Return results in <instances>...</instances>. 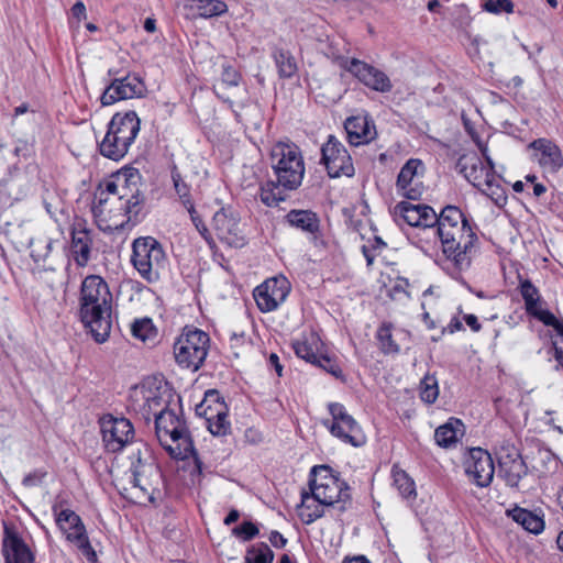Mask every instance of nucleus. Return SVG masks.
I'll list each match as a JSON object with an SVG mask.
<instances>
[{
	"label": "nucleus",
	"mask_w": 563,
	"mask_h": 563,
	"mask_svg": "<svg viewBox=\"0 0 563 563\" xmlns=\"http://www.w3.org/2000/svg\"><path fill=\"white\" fill-rule=\"evenodd\" d=\"M141 129L135 111L115 113L108 123V131L99 144L100 154L112 161L122 159L129 152Z\"/></svg>",
	"instance_id": "423d86ee"
},
{
	"label": "nucleus",
	"mask_w": 563,
	"mask_h": 563,
	"mask_svg": "<svg viewBox=\"0 0 563 563\" xmlns=\"http://www.w3.org/2000/svg\"><path fill=\"white\" fill-rule=\"evenodd\" d=\"M459 172L476 188H482L484 180L490 176L492 170L487 169L479 157L473 155L470 158L460 157L456 164Z\"/></svg>",
	"instance_id": "bb28decb"
},
{
	"label": "nucleus",
	"mask_w": 563,
	"mask_h": 563,
	"mask_svg": "<svg viewBox=\"0 0 563 563\" xmlns=\"http://www.w3.org/2000/svg\"><path fill=\"white\" fill-rule=\"evenodd\" d=\"M391 475L394 479V486L397 488L401 497L411 498L416 496L415 482L405 471L393 467Z\"/></svg>",
	"instance_id": "4c0bfd02"
},
{
	"label": "nucleus",
	"mask_w": 563,
	"mask_h": 563,
	"mask_svg": "<svg viewBox=\"0 0 563 563\" xmlns=\"http://www.w3.org/2000/svg\"><path fill=\"white\" fill-rule=\"evenodd\" d=\"M332 417L331 423L324 422L330 433L342 442L351 444L354 448L363 446L366 437L357 421L346 411L345 407L339 402H331L328 406Z\"/></svg>",
	"instance_id": "9b49d317"
},
{
	"label": "nucleus",
	"mask_w": 563,
	"mask_h": 563,
	"mask_svg": "<svg viewBox=\"0 0 563 563\" xmlns=\"http://www.w3.org/2000/svg\"><path fill=\"white\" fill-rule=\"evenodd\" d=\"M467 477L479 487L488 486L494 477L495 466L490 454L482 448H473L464 462Z\"/></svg>",
	"instance_id": "f3484780"
},
{
	"label": "nucleus",
	"mask_w": 563,
	"mask_h": 563,
	"mask_svg": "<svg viewBox=\"0 0 563 563\" xmlns=\"http://www.w3.org/2000/svg\"><path fill=\"white\" fill-rule=\"evenodd\" d=\"M209 335L199 329L183 333L174 344L177 364L184 368L198 371L203 364L209 350Z\"/></svg>",
	"instance_id": "1a4fd4ad"
},
{
	"label": "nucleus",
	"mask_w": 563,
	"mask_h": 563,
	"mask_svg": "<svg viewBox=\"0 0 563 563\" xmlns=\"http://www.w3.org/2000/svg\"><path fill=\"white\" fill-rule=\"evenodd\" d=\"M321 163L324 164L330 178L353 177L355 174L351 155L334 135H329L321 147Z\"/></svg>",
	"instance_id": "f8f14e48"
},
{
	"label": "nucleus",
	"mask_w": 563,
	"mask_h": 563,
	"mask_svg": "<svg viewBox=\"0 0 563 563\" xmlns=\"http://www.w3.org/2000/svg\"><path fill=\"white\" fill-rule=\"evenodd\" d=\"M289 291L290 284L286 277H273L255 288L254 299L262 312H271L286 300Z\"/></svg>",
	"instance_id": "dca6fc26"
},
{
	"label": "nucleus",
	"mask_w": 563,
	"mask_h": 563,
	"mask_svg": "<svg viewBox=\"0 0 563 563\" xmlns=\"http://www.w3.org/2000/svg\"><path fill=\"white\" fill-rule=\"evenodd\" d=\"M280 78H291L296 75L298 66L289 51L275 48L272 54Z\"/></svg>",
	"instance_id": "473e14b6"
},
{
	"label": "nucleus",
	"mask_w": 563,
	"mask_h": 563,
	"mask_svg": "<svg viewBox=\"0 0 563 563\" xmlns=\"http://www.w3.org/2000/svg\"><path fill=\"white\" fill-rule=\"evenodd\" d=\"M145 91L142 79L126 71L120 78L111 79L106 86L100 102L103 107L111 106L120 100L140 98Z\"/></svg>",
	"instance_id": "2eb2a0df"
},
{
	"label": "nucleus",
	"mask_w": 563,
	"mask_h": 563,
	"mask_svg": "<svg viewBox=\"0 0 563 563\" xmlns=\"http://www.w3.org/2000/svg\"><path fill=\"white\" fill-rule=\"evenodd\" d=\"M143 196L140 190L136 188L132 191L130 197H126L124 202L122 203V209L124 210L125 216L128 217V221L139 222V216L142 209Z\"/></svg>",
	"instance_id": "79ce46f5"
},
{
	"label": "nucleus",
	"mask_w": 563,
	"mask_h": 563,
	"mask_svg": "<svg viewBox=\"0 0 563 563\" xmlns=\"http://www.w3.org/2000/svg\"><path fill=\"white\" fill-rule=\"evenodd\" d=\"M130 466V489L129 498L136 504L154 503L152 477L158 475V467L154 464L148 450L143 446L131 452ZM124 497L128 495L123 494Z\"/></svg>",
	"instance_id": "0eeeda50"
},
{
	"label": "nucleus",
	"mask_w": 563,
	"mask_h": 563,
	"mask_svg": "<svg viewBox=\"0 0 563 563\" xmlns=\"http://www.w3.org/2000/svg\"><path fill=\"white\" fill-rule=\"evenodd\" d=\"M268 539L273 547L277 549H282L287 544V539L276 530L271 532Z\"/></svg>",
	"instance_id": "4d7b16f0"
},
{
	"label": "nucleus",
	"mask_w": 563,
	"mask_h": 563,
	"mask_svg": "<svg viewBox=\"0 0 563 563\" xmlns=\"http://www.w3.org/2000/svg\"><path fill=\"white\" fill-rule=\"evenodd\" d=\"M437 219L435 233L446 256L444 269L452 278L472 290L461 273L471 265V252L475 241H477L476 233L467 218L456 206L449 205L444 207L440 214L437 213Z\"/></svg>",
	"instance_id": "f257e3e1"
},
{
	"label": "nucleus",
	"mask_w": 563,
	"mask_h": 563,
	"mask_svg": "<svg viewBox=\"0 0 563 563\" xmlns=\"http://www.w3.org/2000/svg\"><path fill=\"white\" fill-rule=\"evenodd\" d=\"M461 330H463V324H462L461 320L456 317H453L451 319L450 323L448 324V327L442 330V333H444L445 331H449L450 333H454V332L461 331Z\"/></svg>",
	"instance_id": "680f3d73"
},
{
	"label": "nucleus",
	"mask_w": 563,
	"mask_h": 563,
	"mask_svg": "<svg viewBox=\"0 0 563 563\" xmlns=\"http://www.w3.org/2000/svg\"><path fill=\"white\" fill-rule=\"evenodd\" d=\"M274 552L265 542H258L246 549L244 563H272Z\"/></svg>",
	"instance_id": "c9c22d12"
},
{
	"label": "nucleus",
	"mask_w": 563,
	"mask_h": 563,
	"mask_svg": "<svg viewBox=\"0 0 563 563\" xmlns=\"http://www.w3.org/2000/svg\"><path fill=\"white\" fill-rule=\"evenodd\" d=\"M220 405L227 406L220 393L216 389H209L206 391L202 401L196 406L195 410L197 416H203L210 413L211 410H213V412L220 411Z\"/></svg>",
	"instance_id": "ea45409f"
},
{
	"label": "nucleus",
	"mask_w": 563,
	"mask_h": 563,
	"mask_svg": "<svg viewBox=\"0 0 563 563\" xmlns=\"http://www.w3.org/2000/svg\"><path fill=\"white\" fill-rule=\"evenodd\" d=\"M221 79L227 86L235 87L240 82L241 75L233 66L228 64L222 66Z\"/></svg>",
	"instance_id": "5fc2aeb1"
},
{
	"label": "nucleus",
	"mask_w": 563,
	"mask_h": 563,
	"mask_svg": "<svg viewBox=\"0 0 563 563\" xmlns=\"http://www.w3.org/2000/svg\"><path fill=\"white\" fill-rule=\"evenodd\" d=\"M155 432L162 446L174 459L186 460L197 455L194 441L181 415L180 398L174 407L155 412Z\"/></svg>",
	"instance_id": "20e7f679"
},
{
	"label": "nucleus",
	"mask_w": 563,
	"mask_h": 563,
	"mask_svg": "<svg viewBox=\"0 0 563 563\" xmlns=\"http://www.w3.org/2000/svg\"><path fill=\"white\" fill-rule=\"evenodd\" d=\"M495 454L498 461L499 476L505 479L508 486L517 487L521 478L528 473V467L519 450L509 441H503Z\"/></svg>",
	"instance_id": "ddd939ff"
},
{
	"label": "nucleus",
	"mask_w": 563,
	"mask_h": 563,
	"mask_svg": "<svg viewBox=\"0 0 563 563\" xmlns=\"http://www.w3.org/2000/svg\"><path fill=\"white\" fill-rule=\"evenodd\" d=\"M208 430L217 437L227 435L231 431V423L228 420L227 406L220 405V411L203 415Z\"/></svg>",
	"instance_id": "7c9ffc66"
},
{
	"label": "nucleus",
	"mask_w": 563,
	"mask_h": 563,
	"mask_svg": "<svg viewBox=\"0 0 563 563\" xmlns=\"http://www.w3.org/2000/svg\"><path fill=\"white\" fill-rule=\"evenodd\" d=\"M478 189L499 207L507 201L506 191L494 173L484 180L483 187Z\"/></svg>",
	"instance_id": "f704fd0d"
},
{
	"label": "nucleus",
	"mask_w": 563,
	"mask_h": 563,
	"mask_svg": "<svg viewBox=\"0 0 563 563\" xmlns=\"http://www.w3.org/2000/svg\"><path fill=\"white\" fill-rule=\"evenodd\" d=\"M176 399H174L173 395L169 393H163L159 395H153L146 398L145 407H147L148 412H159L162 408H172L174 407Z\"/></svg>",
	"instance_id": "a18cd8bd"
},
{
	"label": "nucleus",
	"mask_w": 563,
	"mask_h": 563,
	"mask_svg": "<svg viewBox=\"0 0 563 563\" xmlns=\"http://www.w3.org/2000/svg\"><path fill=\"white\" fill-rule=\"evenodd\" d=\"M286 221L289 225L310 233L313 236V243L316 246L324 245L323 240L319 239L317 235L320 231V220L317 213L310 210L294 209L286 214Z\"/></svg>",
	"instance_id": "393cba45"
},
{
	"label": "nucleus",
	"mask_w": 563,
	"mask_h": 563,
	"mask_svg": "<svg viewBox=\"0 0 563 563\" xmlns=\"http://www.w3.org/2000/svg\"><path fill=\"white\" fill-rule=\"evenodd\" d=\"M240 518V512L236 509L230 510V512L224 518V525L230 526L234 522H236Z\"/></svg>",
	"instance_id": "69168bd1"
},
{
	"label": "nucleus",
	"mask_w": 563,
	"mask_h": 563,
	"mask_svg": "<svg viewBox=\"0 0 563 563\" xmlns=\"http://www.w3.org/2000/svg\"><path fill=\"white\" fill-rule=\"evenodd\" d=\"M519 292L525 301V308L528 314L541 306L542 298L539 289L529 280L519 277Z\"/></svg>",
	"instance_id": "72a5a7b5"
},
{
	"label": "nucleus",
	"mask_w": 563,
	"mask_h": 563,
	"mask_svg": "<svg viewBox=\"0 0 563 563\" xmlns=\"http://www.w3.org/2000/svg\"><path fill=\"white\" fill-rule=\"evenodd\" d=\"M268 365L275 369L278 376L283 375V365L280 364L279 357L276 353H272L269 355Z\"/></svg>",
	"instance_id": "bf43d9fd"
},
{
	"label": "nucleus",
	"mask_w": 563,
	"mask_h": 563,
	"mask_svg": "<svg viewBox=\"0 0 563 563\" xmlns=\"http://www.w3.org/2000/svg\"><path fill=\"white\" fill-rule=\"evenodd\" d=\"M123 176H124L125 185H128V183H130V181L135 185L140 178V174H139L137 169H135V168L125 169L123 173Z\"/></svg>",
	"instance_id": "052dcab7"
},
{
	"label": "nucleus",
	"mask_w": 563,
	"mask_h": 563,
	"mask_svg": "<svg viewBox=\"0 0 563 563\" xmlns=\"http://www.w3.org/2000/svg\"><path fill=\"white\" fill-rule=\"evenodd\" d=\"M419 168H422V162L410 158L401 167L397 177V192L409 200H419L423 194V186L419 179Z\"/></svg>",
	"instance_id": "6ab92c4d"
},
{
	"label": "nucleus",
	"mask_w": 563,
	"mask_h": 563,
	"mask_svg": "<svg viewBox=\"0 0 563 563\" xmlns=\"http://www.w3.org/2000/svg\"><path fill=\"white\" fill-rule=\"evenodd\" d=\"M131 262L144 280L155 283L166 267L167 256L156 239L142 236L133 241Z\"/></svg>",
	"instance_id": "6e6552de"
},
{
	"label": "nucleus",
	"mask_w": 563,
	"mask_h": 563,
	"mask_svg": "<svg viewBox=\"0 0 563 563\" xmlns=\"http://www.w3.org/2000/svg\"><path fill=\"white\" fill-rule=\"evenodd\" d=\"M29 246L31 249V257L35 263L45 262L52 252L53 240L51 238L40 235L31 239Z\"/></svg>",
	"instance_id": "e433bc0d"
},
{
	"label": "nucleus",
	"mask_w": 563,
	"mask_h": 563,
	"mask_svg": "<svg viewBox=\"0 0 563 563\" xmlns=\"http://www.w3.org/2000/svg\"><path fill=\"white\" fill-rule=\"evenodd\" d=\"M190 2L189 8L203 19L219 16L228 11V5L222 0H190Z\"/></svg>",
	"instance_id": "2f4dec72"
},
{
	"label": "nucleus",
	"mask_w": 563,
	"mask_h": 563,
	"mask_svg": "<svg viewBox=\"0 0 563 563\" xmlns=\"http://www.w3.org/2000/svg\"><path fill=\"white\" fill-rule=\"evenodd\" d=\"M312 498L342 514L351 506L350 486L328 465H316L309 475Z\"/></svg>",
	"instance_id": "39448f33"
},
{
	"label": "nucleus",
	"mask_w": 563,
	"mask_h": 563,
	"mask_svg": "<svg viewBox=\"0 0 563 563\" xmlns=\"http://www.w3.org/2000/svg\"><path fill=\"white\" fill-rule=\"evenodd\" d=\"M295 354L310 364L317 363L319 354L306 341H296L292 344Z\"/></svg>",
	"instance_id": "09e8293b"
},
{
	"label": "nucleus",
	"mask_w": 563,
	"mask_h": 563,
	"mask_svg": "<svg viewBox=\"0 0 563 563\" xmlns=\"http://www.w3.org/2000/svg\"><path fill=\"white\" fill-rule=\"evenodd\" d=\"M144 30L148 33H154L156 31V20L153 18H146L144 21Z\"/></svg>",
	"instance_id": "338daca9"
},
{
	"label": "nucleus",
	"mask_w": 563,
	"mask_h": 563,
	"mask_svg": "<svg viewBox=\"0 0 563 563\" xmlns=\"http://www.w3.org/2000/svg\"><path fill=\"white\" fill-rule=\"evenodd\" d=\"M394 212L396 217L415 228L431 229L438 221L437 212L428 205L400 201L396 205Z\"/></svg>",
	"instance_id": "aec40b11"
},
{
	"label": "nucleus",
	"mask_w": 563,
	"mask_h": 563,
	"mask_svg": "<svg viewBox=\"0 0 563 563\" xmlns=\"http://www.w3.org/2000/svg\"><path fill=\"white\" fill-rule=\"evenodd\" d=\"M391 328L393 325L390 323H383L376 333L379 349L386 355L398 354L400 352L399 345L393 339Z\"/></svg>",
	"instance_id": "a19ab883"
},
{
	"label": "nucleus",
	"mask_w": 563,
	"mask_h": 563,
	"mask_svg": "<svg viewBox=\"0 0 563 563\" xmlns=\"http://www.w3.org/2000/svg\"><path fill=\"white\" fill-rule=\"evenodd\" d=\"M324 505H321L312 498V494L303 490L301 493V505L298 516L305 525H311L317 519L324 516Z\"/></svg>",
	"instance_id": "c85d7f7f"
},
{
	"label": "nucleus",
	"mask_w": 563,
	"mask_h": 563,
	"mask_svg": "<svg viewBox=\"0 0 563 563\" xmlns=\"http://www.w3.org/2000/svg\"><path fill=\"white\" fill-rule=\"evenodd\" d=\"M438 396V379L434 375L427 374L420 383V398L427 404H433Z\"/></svg>",
	"instance_id": "37998d69"
},
{
	"label": "nucleus",
	"mask_w": 563,
	"mask_h": 563,
	"mask_svg": "<svg viewBox=\"0 0 563 563\" xmlns=\"http://www.w3.org/2000/svg\"><path fill=\"white\" fill-rule=\"evenodd\" d=\"M104 192L111 194V195H118L119 200H123L126 197L125 194H121L119 191V186L117 183L108 181L106 184V189L103 191H101L100 197L98 198V205L93 207L95 213H97V211L102 212V210L100 208L102 207L103 203H106L108 201V198H103Z\"/></svg>",
	"instance_id": "603ef678"
},
{
	"label": "nucleus",
	"mask_w": 563,
	"mask_h": 563,
	"mask_svg": "<svg viewBox=\"0 0 563 563\" xmlns=\"http://www.w3.org/2000/svg\"><path fill=\"white\" fill-rule=\"evenodd\" d=\"M213 227L220 240L230 244H243L240 230V217L230 208H222L213 216Z\"/></svg>",
	"instance_id": "5701e85b"
},
{
	"label": "nucleus",
	"mask_w": 563,
	"mask_h": 563,
	"mask_svg": "<svg viewBox=\"0 0 563 563\" xmlns=\"http://www.w3.org/2000/svg\"><path fill=\"white\" fill-rule=\"evenodd\" d=\"M349 74L373 91L387 93L393 90V84L387 74L364 60L353 57Z\"/></svg>",
	"instance_id": "a211bd4d"
},
{
	"label": "nucleus",
	"mask_w": 563,
	"mask_h": 563,
	"mask_svg": "<svg viewBox=\"0 0 563 563\" xmlns=\"http://www.w3.org/2000/svg\"><path fill=\"white\" fill-rule=\"evenodd\" d=\"M55 521L60 531L65 534L66 540L74 543L89 563H97V553L90 544L86 527L81 518L70 509L57 511V507H53Z\"/></svg>",
	"instance_id": "9d476101"
},
{
	"label": "nucleus",
	"mask_w": 563,
	"mask_h": 563,
	"mask_svg": "<svg viewBox=\"0 0 563 563\" xmlns=\"http://www.w3.org/2000/svg\"><path fill=\"white\" fill-rule=\"evenodd\" d=\"M313 365L321 367L335 378H343V373L339 364L327 355H320L317 363Z\"/></svg>",
	"instance_id": "3c124183"
},
{
	"label": "nucleus",
	"mask_w": 563,
	"mask_h": 563,
	"mask_svg": "<svg viewBox=\"0 0 563 563\" xmlns=\"http://www.w3.org/2000/svg\"><path fill=\"white\" fill-rule=\"evenodd\" d=\"M91 244L92 239L89 230L77 227L73 229L70 253L78 266L85 267L88 264L91 254Z\"/></svg>",
	"instance_id": "a878e982"
},
{
	"label": "nucleus",
	"mask_w": 563,
	"mask_h": 563,
	"mask_svg": "<svg viewBox=\"0 0 563 563\" xmlns=\"http://www.w3.org/2000/svg\"><path fill=\"white\" fill-rule=\"evenodd\" d=\"M464 320L466 324L472 329L474 332H478L482 329V324L479 323L477 317L475 314H465Z\"/></svg>",
	"instance_id": "13d9d810"
},
{
	"label": "nucleus",
	"mask_w": 563,
	"mask_h": 563,
	"mask_svg": "<svg viewBox=\"0 0 563 563\" xmlns=\"http://www.w3.org/2000/svg\"><path fill=\"white\" fill-rule=\"evenodd\" d=\"M271 167L275 179L261 185L258 197L266 207L275 208L302 184L306 167L300 148L294 143H276L271 151Z\"/></svg>",
	"instance_id": "f03ea898"
},
{
	"label": "nucleus",
	"mask_w": 563,
	"mask_h": 563,
	"mask_svg": "<svg viewBox=\"0 0 563 563\" xmlns=\"http://www.w3.org/2000/svg\"><path fill=\"white\" fill-rule=\"evenodd\" d=\"M112 294L99 275H88L81 283L79 316L97 343L108 340L111 328Z\"/></svg>",
	"instance_id": "7ed1b4c3"
},
{
	"label": "nucleus",
	"mask_w": 563,
	"mask_h": 563,
	"mask_svg": "<svg viewBox=\"0 0 563 563\" xmlns=\"http://www.w3.org/2000/svg\"><path fill=\"white\" fill-rule=\"evenodd\" d=\"M132 335L142 341H146L155 335V330L152 320L144 318L135 320L131 325Z\"/></svg>",
	"instance_id": "49530a36"
},
{
	"label": "nucleus",
	"mask_w": 563,
	"mask_h": 563,
	"mask_svg": "<svg viewBox=\"0 0 563 563\" xmlns=\"http://www.w3.org/2000/svg\"><path fill=\"white\" fill-rule=\"evenodd\" d=\"M338 43L330 42L324 49V55L341 69L349 73L350 62H352L353 58H349L347 56H345L338 47Z\"/></svg>",
	"instance_id": "c03bdc74"
},
{
	"label": "nucleus",
	"mask_w": 563,
	"mask_h": 563,
	"mask_svg": "<svg viewBox=\"0 0 563 563\" xmlns=\"http://www.w3.org/2000/svg\"><path fill=\"white\" fill-rule=\"evenodd\" d=\"M482 7L485 11L494 14L514 11V3L510 0H483Z\"/></svg>",
	"instance_id": "8fccbe9b"
},
{
	"label": "nucleus",
	"mask_w": 563,
	"mask_h": 563,
	"mask_svg": "<svg viewBox=\"0 0 563 563\" xmlns=\"http://www.w3.org/2000/svg\"><path fill=\"white\" fill-rule=\"evenodd\" d=\"M71 13L78 20L86 18V7L81 1L76 2L71 8Z\"/></svg>",
	"instance_id": "e2e57ef3"
},
{
	"label": "nucleus",
	"mask_w": 563,
	"mask_h": 563,
	"mask_svg": "<svg viewBox=\"0 0 563 563\" xmlns=\"http://www.w3.org/2000/svg\"><path fill=\"white\" fill-rule=\"evenodd\" d=\"M4 563H34L35 554L22 537L12 528L4 526L2 539Z\"/></svg>",
	"instance_id": "412c9836"
},
{
	"label": "nucleus",
	"mask_w": 563,
	"mask_h": 563,
	"mask_svg": "<svg viewBox=\"0 0 563 563\" xmlns=\"http://www.w3.org/2000/svg\"><path fill=\"white\" fill-rule=\"evenodd\" d=\"M529 316L538 319L544 325L554 328L561 320H558L556 317L549 310L542 309L541 306L538 307L534 311H532Z\"/></svg>",
	"instance_id": "864d4df0"
},
{
	"label": "nucleus",
	"mask_w": 563,
	"mask_h": 563,
	"mask_svg": "<svg viewBox=\"0 0 563 563\" xmlns=\"http://www.w3.org/2000/svg\"><path fill=\"white\" fill-rule=\"evenodd\" d=\"M529 148L534 151V157L544 172L555 174L563 167L562 152L553 141L537 139L529 144Z\"/></svg>",
	"instance_id": "4be33fe9"
},
{
	"label": "nucleus",
	"mask_w": 563,
	"mask_h": 563,
	"mask_svg": "<svg viewBox=\"0 0 563 563\" xmlns=\"http://www.w3.org/2000/svg\"><path fill=\"white\" fill-rule=\"evenodd\" d=\"M47 472L44 470H34L33 472L29 473L24 476L22 481V485L25 488L35 487L42 484L43 479L46 477Z\"/></svg>",
	"instance_id": "6e6d98bb"
},
{
	"label": "nucleus",
	"mask_w": 563,
	"mask_h": 563,
	"mask_svg": "<svg viewBox=\"0 0 563 563\" xmlns=\"http://www.w3.org/2000/svg\"><path fill=\"white\" fill-rule=\"evenodd\" d=\"M343 563H371V561L367 560L365 556L360 555L352 559H345Z\"/></svg>",
	"instance_id": "774afa93"
},
{
	"label": "nucleus",
	"mask_w": 563,
	"mask_h": 563,
	"mask_svg": "<svg viewBox=\"0 0 563 563\" xmlns=\"http://www.w3.org/2000/svg\"><path fill=\"white\" fill-rule=\"evenodd\" d=\"M508 516L530 533L539 534L544 530L543 516L536 511L515 507L508 511Z\"/></svg>",
	"instance_id": "cd10ccee"
},
{
	"label": "nucleus",
	"mask_w": 563,
	"mask_h": 563,
	"mask_svg": "<svg viewBox=\"0 0 563 563\" xmlns=\"http://www.w3.org/2000/svg\"><path fill=\"white\" fill-rule=\"evenodd\" d=\"M462 422L459 419H450L446 423L438 427L434 431V440L439 446L449 448L456 443L462 434Z\"/></svg>",
	"instance_id": "c756f323"
},
{
	"label": "nucleus",
	"mask_w": 563,
	"mask_h": 563,
	"mask_svg": "<svg viewBox=\"0 0 563 563\" xmlns=\"http://www.w3.org/2000/svg\"><path fill=\"white\" fill-rule=\"evenodd\" d=\"M260 533L258 527L252 521H243L232 529V534L243 542L251 541Z\"/></svg>",
	"instance_id": "de8ad7c7"
},
{
	"label": "nucleus",
	"mask_w": 563,
	"mask_h": 563,
	"mask_svg": "<svg viewBox=\"0 0 563 563\" xmlns=\"http://www.w3.org/2000/svg\"><path fill=\"white\" fill-rule=\"evenodd\" d=\"M344 129L347 134V141L353 146L367 144L376 136L375 125L367 115L347 118Z\"/></svg>",
	"instance_id": "b1692460"
},
{
	"label": "nucleus",
	"mask_w": 563,
	"mask_h": 563,
	"mask_svg": "<svg viewBox=\"0 0 563 563\" xmlns=\"http://www.w3.org/2000/svg\"><path fill=\"white\" fill-rule=\"evenodd\" d=\"M100 429L104 446L112 453L121 451L134 437V428L124 417L103 416Z\"/></svg>",
	"instance_id": "4468645a"
},
{
	"label": "nucleus",
	"mask_w": 563,
	"mask_h": 563,
	"mask_svg": "<svg viewBox=\"0 0 563 563\" xmlns=\"http://www.w3.org/2000/svg\"><path fill=\"white\" fill-rule=\"evenodd\" d=\"M170 175H172V180L174 184L175 191L178 195V197L180 198L183 205L188 209L189 212H194V205L191 202V197H190V187L183 179L176 165H174L172 167Z\"/></svg>",
	"instance_id": "58836bf2"
},
{
	"label": "nucleus",
	"mask_w": 563,
	"mask_h": 563,
	"mask_svg": "<svg viewBox=\"0 0 563 563\" xmlns=\"http://www.w3.org/2000/svg\"><path fill=\"white\" fill-rule=\"evenodd\" d=\"M553 356L555 361L558 362L556 368L561 367L563 369V350L556 345L555 342H553Z\"/></svg>",
	"instance_id": "0e129e2a"
}]
</instances>
